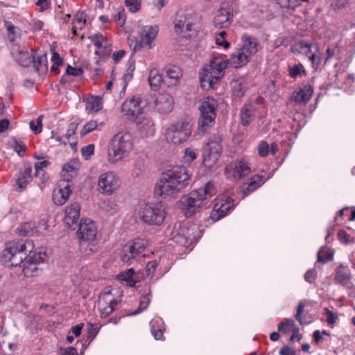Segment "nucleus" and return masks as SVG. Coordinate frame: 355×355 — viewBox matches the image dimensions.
Wrapping results in <instances>:
<instances>
[{"mask_svg":"<svg viewBox=\"0 0 355 355\" xmlns=\"http://www.w3.org/2000/svg\"><path fill=\"white\" fill-rule=\"evenodd\" d=\"M250 58L237 47L228 60L218 62L216 60H210L209 64L204 66L200 73L201 87L204 90H209L223 77L225 69L228 65L234 68L241 67L248 63Z\"/></svg>","mask_w":355,"mask_h":355,"instance_id":"nucleus-1","label":"nucleus"},{"mask_svg":"<svg viewBox=\"0 0 355 355\" xmlns=\"http://www.w3.org/2000/svg\"><path fill=\"white\" fill-rule=\"evenodd\" d=\"M191 175L184 166H175L162 173L155 187V194L163 198L174 197L189 184Z\"/></svg>","mask_w":355,"mask_h":355,"instance_id":"nucleus-2","label":"nucleus"},{"mask_svg":"<svg viewBox=\"0 0 355 355\" xmlns=\"http://www.w3.org/2000/svg\"><path fill=\"white\" fill-rule=\"evenodd\" d=\"M216 193L215 185L209 182L204 189L191 191L183 196L178 202V206L186 217H191L199 211L206 203V200Z\"/></svg>","mask_w":355,"mask_h":355,"instance_id":"nucleus-3","label":"nucleus"},{"mask_svg":"<svg viewBox=\"0 0 355 355\" xmlns=\"http://www.w3.org/2000/svg\"><path fill=\"white\" fill-rule=\"evenodd\" d=\"M132 135L127 131H120L111 139L107 150V159L116 164L128 157L133 149Z\"/></svg>","mask_w":355,"mask_h":355,"instance_id":"nucleus-4","label":"nucleus"},{"mask_svg":"<svg viewBox=\"0 0 355 355\" xmlns=\"http://www.w3.org/2000/svg\"><path fill=\"white\" fill-rule=\"evenodd\" d=\"M34 248L32 241L19 240L10 243L2 254V261L8 266H17L27 259V254L31 253Z\"/></svg>","mask_w":355,"mask_h":355,"instance_id":"nucleus-5","label":"nucleus"},{"mask_svg":"<svg viewBox=\"0 0 355 355\" xmlns=\"http://www.w3.org/2000/svg\"><path fill=\"white\" fill-rule=\"evenodd\" d=\"M80 250L88 255L97 250V226L89 218H82L76 232Z\"/></svg>","mask_w":355,"mask_h":355,"instance_id":"nucleus-6","label":"nucleus"},{"mask_svg":"<svg viewBox=\"0 0 355 355\" xmlns=\"http://www.w3.org/2000/svg\"><path fill=\"white\" fill-rule=\"evenodd\" d=\"M166 215V207L162 202L144 204L139 210L141 220L152 225H161Z\"/></svg>","mask_w":355,"mask_h":355,"instance_id":"nucleus-7","label":"nucleus"},{"mask_svg":"<svg viewBox=\"0 0 355 355\" xmlns=\"http://www.w3.org/2000/svg\"><path fill=\"white\" fill-rule=\"evenodd\" d=\"M216 103L214 98H207L199 107L198 131L203 133L211 127L216 116Z\"/></svg>","mask_w":355,"mask_h":355,"instance_id":"nucleus-8","label":"nucleus"},{"mask_svg":"<svg viewBox=\"0 0 355 355\" xmlns=\"http://www.w3.org/2000/svg\"><path fill=\"white\" fill-rule=\"evenodd\" d=\"M191 134V129L189 123L181 120L171 124L166 129L165 136L168 142L179 144L185 141Z\"/></svg>","mask_w":355,"mask_h":355,"instance_id":"nucleus-9","label":"nucleus"},{"mask_svg":"<svg viewBox=\"0 0 355 355\" xmlns=\"http://www.w3.org/2000/svg\"><path fill=\"white\" fill-rule=\"evenodd\" d=\"M221 137L214 135L210 137L202 153V164L206 168H211L218 160L221 152Z\"/></svg>","mask_w":355,"mask_h":355,"instance_id":"nucleus-10","label":"nucleus"},{"mask_svg":"<svg viewBox=\"0 0 355 355\" xmlns=\"http://www.w3.org/2000/svg\"><path fill=\"white\" fill-rule=\"evenodd\" d=\"M148 245V241L141 238H137L132 242L126 243L121 250V258L123 262L132 263L137 259Z\"/></svg>","mask_w":355,"mask_h":355,"instance_id":"nucleus-11","label":"nucleus"},{"mask_svg":"<svg viewBox=\"0 0 355 355\" xmlns=\"http://www.w3.org/2000/svg\"><path fill=\"white\" fill-rule=\"evenodd\" d=\"M146 105V102L139 95H136L125 100L121 105V110L129 120L133 121L144 113Z\"/></svg>","mask_w":355,"mask_h":355,"instance_id":"nucleus-12","label":"nucleus"},{"mask_svg":"<svg viewBox=\"0 0 355 355\" xmlns=\"http://www.w3.org/2000/svg\"><path fill=\"white\" fill-rule=\"evenodd\" d=\"M193 17L190 14L178 12L175 21V31L182 37L191 38L196 35V31L193 28Z\"/></svg>","mask_w":355,"mask_h":355,"instance_id":"nucleus-13","label":"nucleus"},{"mask_svg":"<svg viewBox=\"0 0 355 355\" xmlns=\"http://www.w3.org/2000/svg\"><path fill=\"white\" fill-rule=\"evenodd\" d=\"M250 168L243 159H237L230 162L225 169L227 178L239 180L248 175L250 172Z\"/></svg>","mask_w":355,"mask_h":355,"instance_id":"nucleus-14","label":"nucleus"},{"mask_svg":"<svg viewBox=\"0 0 355 355\" xmlns=\"http://www.w3.org/2000/svg\"><path fill=\"white\" fill-rule=\"evenodd\" d=\"M233 207L234 200L232 198L216 199L210 213V218L212 220L217 221L226 216Z\"/></svg>","mask_w":355,"mask_h":355,"instance_id":"nucleus-15","label":"nucleus"},{"mask_svg":"<svg viewBox=\"0 0 355 355\" xmlns=\"http://www.w3.org/2000/svg\"><path fill=\"white\" fill-rule=\"evenodd\" d=\"M98 185L101 193L110 195L119 187L118 178L112 171L104 173L99 177Z\"/></svg>","mask_w":355,"mask_h":355,"instance_id":"nucleus-16","label":"nucleus"},{"mask_svg":"<svg viewBox=\"0 0 355 355\" xmlns=\"http://www.w3.org/2000/svg\"><path fill=\"white\" fill-rule=\"evenodd\" d=\"M132 121L136 124L137 130L142 137L154 135L155 132V123L148 114L144 112Z\"/></svg>","mask_w":355,"mask_h":355,"instance_id":"nucleus-17","label":"nucleus"},{"mask_svg":"<svg viewBox=\"0 0 355 355\" xmlns=\"http://www.w3.org/2000/svg\"><path fill=\"white\" fill-rule=\"evenodd\" d=\"M11 53L16 62L22 67H28L34 60V57L29 53V48L25 44H14Z\"/></svg>","mask_w":355,"mask_h":355,"instance_id":"nucleus-18","label":"nucleus"},{"mask_svg":"<svg viewBox=\"0 0 355 355\" xmlns=\"http://www.w3.org/2000/svg\"><path fill=\"white\" fill-rule=\"evenodd\" d=\"M232 17L233 9L232 6L228 3H223L214 17L215 26L220 28H227L230 25Z\"/></svg>","mask_w":355,"mask_h":355,"instance_id":"nucleus-19","label":"nucleus"},{"mask_svg":"<svg viewBox=\"0 0 355 355\" xmlns=\"http://www.w3.org/2000/svg\"><path fill=\"white\" fill-rule=\"evenodd\" d=\"M44 258L40 253L37 255L31 256L24 262L22 272L26 277H35L40 275L42 268L40 264L44 262Z\"/></svg>","mask_w":355,"mask_h":355,"instance_id":"nucleus-20","label":"nucleus"},{"mask_svg":"<svg viewBox=\"0 0 355 355\" xmlns=\"http://www.w3.org/2000/svg\"><path fill=\"white\" fill-rule=\"evenodd\" d=\"M157 33L158 27L157 26H143L139 33L141 40L139 42H137L135 49H139L144 46H148L149 49L152 48V42L157 37Z\"/></svg>","mask_w":355,"mask_h":355,"instance_id":"nucleus-21","label":"nucleus"},{"mask_svg":"<svg viewBox=\"0 0 355 355\" xmlns=\"http://www.w3.org/2000/svg\"><path fill=\"white\" fill-rule=\"evenodd\" d=\"M155 110L161 114H168L173 108L174 101L172 96L168 93L159 94L155 101Z\"/></svg>","mask_w":355,"mask_h":355,"instance_id":"nucleus-22","label":"nucleus"},{"mask_svg":"<svg viewBox=\"0 0 355 355\" xmlns=\"http://www.w3.org/2000/svg\"><path fill=\"white\" fill-rule=\"evenodd\" d=\"M164 84L168 87L175 86L182 76L181 69L174 64H168L164 69Z\"/></svg>","mask_w":355,"mask_h":355,"instance_id":"nucleus-23","label":"nucleus"},{"mask_svg":"<svg viewBox=\"0 0 355 355\" xmlns=\"http://www.w3.org/2000/svg\"><path fill=\"white\" fill-rule=\"evenodd\" d=\"M80 206L78 202H73L66 207L64 222L67 227L75 230L73 225L77 224L80 218Z\"/></svg>","mask_w":355,"mask_h":355,"instance_id":"nucleus-24","label":"nucleus"},{"mask_svg":"<svg viewBox=\"0 0 355 355\" xmlns=\"http://www.w3.org/2000/svg\"><path fill=\"white\" fill-rule=\"evenodd\" d=\"M241 42L242 44H239L238 47L245 53L251 57L257 53L259 43L254 37L244 34L241 37Z\"/></svg>","mask_w":355,"mask_h":355,"instance_id":"nucleus-25","label":"nucleus"},{"mask_svg":"<svg viewBox=\"0 0 355 355\" xmlns=\"http://www.w3.org/2000/svg\"><path fill=\"white\" fill-rule=\"evenodd\" d=\"M304 55L311 62L313 68L317 69L320 66L322 61L321 53L317 43L308 42Z\"/></svg>","mask_w":355,"mask_h":355,"instance_id":"nucleus-26","label":"nucleus"},{"mask_svg":"<svg viewBox=\"0 0 355 355\" xmlns=\"http://www.w3.org/2000/svg\"><path fill=\"white\" fill-rule=\"evenodd\" d=\"M32 168L28 164L24 166L23 170H21L19 176L16 179V191L18 192H21L24 191L27 184L32 180Z\"/></svg>","mask_w":355,"mask_h":355,"instance_id":"nucleus-27","label":"nucleus"},{"mask_svg":"<svg viewBox=\"0 0 355 355\" xmlns=\"http://www.w3.org/2000/svg\"><path fill=\"white\" fill-rule=\"evenodd\" d=\"M79 164L76 160H71L69 162L64 164L61 171V175L64 181L69 182L76 176L77 170L78 169Z\"/></svg>","mask_w":355,"mask_h":355,"instance_id":"nucleus-28","label":"nucleus"},{"mask_svg":"<svg viewBox=\"0 0 355 355\" xmlns=\"http://www.w3.org/2000/svg\"><path fill=\"white\" fill-rule=\"evenodd\" d=\"M71 194V189L69 184L64 186L63 188H60L58 190H54L53 192V200L55 205H64Z\"/></svg>","mask_w":355,"mask_h":355,"instance_id":"nucleus-29","label":"nucleus"},{"mask_svg":"<svg viewBox=\"0 0 355 355\" xmlns=\"http://www.w3.org/2000/svg\"><path fill=\"white\" fill-rule=\"evenodd\" d=\"M42 228L35 226V223L26 222L18 227V231L21 236H33L41 232V229L46 230V224L42 223Z\"/></svg>","mask_w":355,"mask_h":355,"instance_id":"nucleus-30","label":"nucleus"},{"mask_svg":"<svg viewBox=\"0 0 355 355\" xmlns=\"http://www.w3.org/2000/svg\"><path fill=\"white\" fill-rule=\"evenodd\" d=\"M148 83L151 89L157 91L160 88L162 83L164 84V76L160 74L157 69H153L149 72Z\"/></svg>","mask_w":355,"mask_h":355,"instance_id":"nucleus-31","label":"nucleus"},{"mask_svg":"<svg viewBox=\"0 0 355 355\" xmlns=\"http://www.w3.org/2000/svg\"><path fill=\"white\" fill-rule=\"evenodd\" d=\"M313 94V89L310 85H305L300 91L293 94L292 98L297 103L308 101Z\"/></svg>","mask_w":355,"mask_h":355,"instance_id":"nucleus-32","label":"nucleus"},{"mask_svg":"<svg viewBox=\"0 0 355 355\" xmlns=\"http://www.w3.org/2000/svg\"><path fill=\"white\" fill-rule=\"evenodd\" d=\"M262 176L256 175L250 178L248 182L243 184V192L245 195H248L255 191L261 184Z\"/></svg>","mask_w":355,"mask_h":355,"instance_id":"nucleus-33","label":"nucleus"},{"mask_svg":"<svg viewBox=\"0 0 355 355\" xmlns=\"http://www.w3.org/2000/svg\"><path fill=\"white\" fill-rule=\"evenodd\" d=\"M254 107L252 104L245 105L241 110V123L248 125L254 119Z\"/></svg>","mask_w":355,"mask_h":355,"instance_id":"nucleus-34","label":"nucleus"},{"mask_svg":"<svg viewBox=\"0 0 355 355\" xmlns=\"http://www.w3.org/2000/svg\"><path fill=\"white\" fill-rule=\"evenodd\" d=\"M101 210L109 215H114L118 211L116 203L110 199H101L98 202Z\"/></svg>","mask_w":355,"mask_h":355,"instance_id":"nucleus-35","label":"nucleus"},{"mask_svg":"<svg viewBox=\"0 0 355 355\" xmlns=\"http://www.w3.org/2000/svg\"><path fill=\"white\" fill-rule=\"evenodd\" d=\"M103 107L102 98L100 96H91L86 103V110L89 112H98Z\"/></svg>","mask_w":355,"mask_h":355,"instance_id":"nucleus-36","label":"nucleus"},{"mask_svg":"<svg viewBox=\"0 0 355 355\" xmlns=\"http://www.w3.org/2000/svg\"><path fill=\"white\" fill-rule=\"evenodd\" d=\"M306 301L301 300L297 307V312L295 314V319L299 322L301 325L308 324L311 323V320L308 318L306 315H302L304 309L306 306Z\"/></svg>","mask_w":355,"mask_h":355,"instance_id":"nucleus-37","label":"nucleus"},{"mask_svg":"<svg viewBox=\"0 0 355 355\" xmlns=\"http://www.w3.org/2000/svg\"><path fill=\"white\" fill-rule=\"evenodd\" d=\"M34 62L35 70L39 74H44L46 73L48 69V60L46 55H42L37 58Z\"/></svg>","mask_w":355,"mask_h":355,"instance_id":"nucleus-38","label":"nucleus"},{"mask_svg":"<svg viewBox=\"0 0 355 355\" xmlns=\"http://www.w3.org/2000/svg\"><path fill=\"white\" fill-rule=\"evenodd\" d=\"M162 321L160 319H154L150 322L151 334L155 340H159L163 336L162 329Z\"/></svg>","mask_w":355,"mask_h":355,"instance_id":"nucleus-39","label":"nucleus"},{"mask_svg":"<svg viewBox=\"0 0 355 355\" xmlns=\"http://www.w3.org/2000/svg\"><path fill=\"white\" fill-rule=\"evenodd\" d=\"M135 275V270L133 268H130L126 271L121 272L117 277L119 280L125 281L129 286H134L136 284L137 281L134 279L133 276Z\"/></svg>","mask_w":355,"mask_h":355,"instance_id":"nucleus-40","label":"nucleus"},{"mask_svg":"<svg viewBox=\"0 0 355 355\" xmlns=\"http://www.w3.org/2000/svg\"><path fill=\"white\" fill-rule=\"evenodd\" d=\"M103 126V123H100L98 124L96 121L91 120L84 125V126L80 132V135L81 137H84L85 135H86L87 134L89 133L93 130H101Z\"/></svg>","mask_w":355,"mask_h":355,"instance_id":"nucleus-41","label":"nucleus"},{"mask_svg":"<svg viewBox=\"0 0 355 355\" xmlns=\"http://www.w3.org/2000/svg\"><path fill=\"white\" fill-rule=\"evenodd\" d=\"M120 302L121 300L119 299L110 300L107 306L101 309V316L102 318L108 316L116 309V306Z\"/></svg>","mask_w":355,"mask_h":355,"instance_id":"nucleus-42","label":"nucleus"},{"mask_svg":"<svg viewBox=\"0 0 355 355\" xmlns=\"http://www.w3.org/2000/svg\"><path fill=\"white\" fill-rule=\"evenodd\" d=\"M151 299V292L150 291H148L147 294H145L142 295L141 297L140 302H139V306L138 309L135 310L134 312L132 313V315H135L141 313V311L146 309L150 302Z\"/></svg>","mask_w":355,"mask_h":355,"instance_id":"nucleus-43","label":"nucleus"},{"mask_svg":"<svg viewBox=\"0 0 355 355\" xmlns=\"http://www.w3.org/2000/svg\"><path fill=\"white\" fill-rule=\"evenodd\" d=\"M295 326V321L291 318H285L279 323L277 329L284 334L289 333Z\"/></svg>","mask_w":355,"mask_h":355,"instance_id":"nucleus-44","label":"nucleus"},{"mask_svg":"<svg viewBox=\"0 0 355 355\" xmlns=\"http://www.w3.org/2000/svg\"><path fill=\"white\" fill-rule=\"evenodd\" d=\"M351 280L350 273L348 272H344L338 270L336 272L335 276V281L336 283L342 286H347Z\"/></svg>","mask_w":355,"mask_h":355,"instance_id":"nucleus-45","label":"nucleus"},{"mask_svg":"<svg viewBox=\"0 0 355 355\" xmlns=\"http://www.w3.org/2000/svg\"><path fill=\"white\" fill-rule=\"evenodd\" d=\"M5 26L10 41H14L19 35V29L10 21H5Z\"/></svg>","mask_w":355,"mask_h":355,"instance_id":"nucleus-46","label":"nucleus"},{"mask_svg":"<svg viewBox=\"0 0 355 355\" xmlns=\"http://www.w3.org/2000/svg\"><path fill=\"white\" fill-rule=\"evenodd\" d=\"M307 44V42L299 41L291 46V51L295 55H304Z\"/></svg>","mask_w":355,"mask_h":355,"instance_id":"nucleus-47","label":"nucleus"},{"mask_svg":"<svg viewBox=\"0 0 355 355\" xmlns=\"http://www.w3.org/2000/svg\"><path fill=\"white\" fill-rule=\"evenodd\" d=\"M42 119L43 115H40L37 117L36 123L33 121H31L29 123L30 128L35 134H39L42 130Z\"/></svg>","mask_w":355,"mask_h":355,"instance_id":"nucleus-48","label":"nucleus"},{"mask_svg":"<svg viewBox=\"0 0 355 355\" xmlns=\"http://www.w3.org/2000/svg\"><path fill=\"white\" fill-rule=\"evenodd\" d=\"M90 40L97 49H101L106 45L105 37L102 34H95L90 37Z\"/></svg>","mask_w":355,"mask_h":355,"instance_id":"nucleus-49","label":"nucleus"},{"mask_svg":"<svg viewBox=\"0 0 355 355\" xmlns=\"http://www.w3.org/2000/svg\"><path fill=\"white\" fill-rule=\"evenodd\" d=\"M301 72L305 73V69L302 64H295L293 67H289V75L293 78H297Z\"/></svg>","mask_w":355,"mask_h":355,"instance_id":"nucleus-50","label":"nucleus"},{"mask_svg":"<svg viewBox=\"0 0 355 355\" xmlns=\"http://www.w3.org/2000/svg\"><path fill=\"white\" fill-rule=\"evenodd\" d=\"M141 0H125V5L131 12H137L141 7Z\"/></svg>","mask_w":355,"mask_h":355,"instance_id":"nucleus-51","label":"nucleus"},{"mask_svg":"<svg viewBox=\"0 0 355 355\" xmlns=\"http://www.w3.org/2000/svg\"><path fill=\"white\" fill-rule=\"evenodd\" d=\"M129 63H130V64H129L128 67L127 68L125 73L123 74V79L124 82L126 83L132 79V78L133 76V72L135 69V64L134 60H130Z\"/></svg>","mask_w":355,"mask_h":355,"instance_id":"nucleus-52","label":"nucleus"},{"mask_svg":"<svg viewBox=\"0 0 355 355\" xmlns=\"http://www.w3.org/2000/svg\"><path fill=\"white\" fill-rule=\"evenodd\" d=\"M197 157V153L196 150L192 148H187L184 150V160L185 162L190 163L196 159Z\"/></svg>","mask_w":355,"mask_h":355,"instance_id":"nucleus-53","label":"nucleus"},{"mask_svg":"<svg viewBox=\"0 0 355 355\" xmlns=\"http://www.w3.org/2000/svg\"><path fill=\"white\" fill-rule=\"evenodd\" d=\"M49 162L46 160L35 163V176L42 178L44 175V171L43 170V168L46 167L49 165Z\"/></svg>","mask_w":355,"mask_h":355,"instance_id":"nucleus-54","label":"nucleus"},{"mask_svg":"<svg viewBox=\"0 0 355 355\" xmlns=\"http://www.w3.org/2000/svg\"><path fill=\"white\" fill-rule=\"evenodd\" d=\"M334 254L332 253H326L323 252V248H321L318 253V261L325 263L333 259Z\"/></svg>","mask_w":355,"mask_h":355,"instance_id":"nucleus-55","label":"nucleus"},{"mask_svg":"<svg viewBox=\"0 0 355 355\" xmlns=\"http://www.w3.org/2000/svg\"><path fill=\"white\" fill-rule=\"evenodd\" d=\"M338 237L340 241L343 243L347 244L354 242V239H351L350 236L345 230H343L338 232Z\"/></svg>","mask_w":355,"mask_h":355,"instance_id":"nucleus-56","label":"nucleus"},{"mask_svg":"<svg viewBox=\"0 0 355 355\" xmlns=\"http://www.w3.org/2000/svg\"><path fill=\"white\" fill-rule=\"evenodd\" d=\"M126 15L125 10L121 8H120L116 15V22L120 26H123L125 22Z\"/></svg>","mask_w":355,"mask_h":355,"instance_id":"nucleus-57","label":"nucleus"},{"mask_svg":"<svg viewBox=\"0 0 355 355\" xmlns=\"http://www.w3.org/2000/svg\"><path fill=\"white\" fill-rule=\"evenodd\" d=\"M324 311L327 316V322L329 325H333L338 319V314L333 313L327 308H324Z\"/></svg>","mask_w":355,"mask_h":355,"instance_id":"nucleus-58","label":"nucleus"},{"mask_svg":"<svg viewBox=\"0 0 355 355\" xmlns=\"http://www.w3.org/2000/svg\"><path fill=\"white\" fill-rule=\"evenodd\" d=\"M81 153L83 156L85 157L86 159H88L89 157L94 153V145L89 144L83 147L81 149Z\"/></svg>","mask_w":355,"mask_h":355,"instance_id":"nucleus-59","label":"nucleus"},{"mask_svg":"<svg viewBox=\"0 0 355 355\" xmlns=\"http://www.w3.org/2000/svg\"><path fill=\"white\" fill-rule=\"evenodd\" d=\"M259 155L261 157H266L269 153V145L266 141H261L258 148Z\"/></svg>","mask_w":355,"mask_h":355,"instance_id":"nucleus-60","label":"nucleus"},{"mask_svg":"<svg viewBox=\"0 0 355 355\" xmlns=\"http://www.w3.org/2000/svg\"><path fill=\"white\" fill-rule=\"evenodd\" d=\"M13 149L19 157H23L24 155V152L26 149V147L25 145L15 140L13 144Z\"/></svg>","mask_w":355,"mask_h":355,"instance_id":"nucleus-61","label":"nucleus"},{"mask_svg":"<svg viewBox=\"0 0 355 355\" xmlns=\"http://www.w3.org/2000/svg\"><path fill=\"white\" fill-rule=\"evenodd\" d=\"M83 73V69L81 67H73L68 65L66 69V73L73 76H78Z\"/></svg>","mask_w":355,"mask_h":355,"instance_id":"nucleus-62","label":"nucleus"},{"mask_svg":"<svg viewBox=\"0 0 355 355\" xmlns=\"http://www.w3.org/2000/svg\"><path fill=\"white\" fill-rule=\"evenodd\" d=\"M89 327L87 329V339L91 342L97 335L98 332V328L95 327L92 323L88 324Z\"/></svg>","mask_w":355,"mask_h":355,"instance_id":"nucleus-63","label":"nucleus"},{"mask_svg":"<svg viewBox=\"0 0 355 355\" xmlns=\"http://www.w3.org/2000/svg\"><path fill=\"white\" fill-rule=\"evenodd\" d=\"M348 3V0H331V6L333 9L343 8Z\"/></svg>","mask_w":355,"mask_h":355,"instance_id":"nucleus-64","label":"nucleus"}]
</instances>
